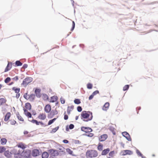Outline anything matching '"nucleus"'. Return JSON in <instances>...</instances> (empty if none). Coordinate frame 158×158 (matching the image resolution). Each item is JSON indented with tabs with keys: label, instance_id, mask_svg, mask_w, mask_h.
<instances>
[{
	"label": "nucleus",
	"instance_id": "cd10ccee",
	"mask_svg": "<svg viewBox=\"0 0 158 158\" xmlns=\"http://www.w3.org/2000/svg\"><path fill=\"white\" fill-rule=\"evenodd\" d=\"M6 139L4 138H2L1 139V144L2 145L6 144Z\"/></svg>",
	"mask_w": 158,
	"mask_h": 158
},
{
	"label": "nucleus",
	"instance_id": "c756f323",
	"mask_svg": "<svg viewBox=\"0 0 158 158\" xmlns=\"http://www.w3.org/2000/svg\"><path fill=\"white\" fill-rule=\"evenodd\" d=\"M103 145L100 143H99L98 147V149L99 151H102L103 149Z\"/></svg>",
	"mask_w": 158,
	"mask_h": 158
},
{
	"label": "nucleus",
	"instance_id": "473e14b6",
	"mask_svg": "<svg viewBox=\"0 0 158 158\" xmlns=\"http://www.w3.org/2000/svg\"><path fill=\"white\" fill-rule=\"evenodd\" d=\"M5 156L7 157H9L10 156V153L9 151H5L4 152Z\"/></svg>",
	"mask_w": 158,
	"mask_h": 158
},
{
	"label": "nucleus",
	"instance_id": "4be33fe9",
	"mask_svg": "<svg viewBox=\"0 0 158 158\" xmlns=\"http://www.w3.org/2000/svg\"><path fill=\"white\" fill-rule=\"evenodd\" d=\"M49 156L48 153L47 152H44L42 155V158H48Z\"/></svg>",
	"mask_w": 158,
	"mask_h": 158
},
{
	"label": "nucleus",
	"instance_id": "423d86ee",
	"mask_svg": "<svg viewBox=\"0 0 158 158\" xmlns=\"http://www.w3.org/2000/svg\"><path fill=\"white\" fill-rule=\"evenodd\" d=\"M81 131L86 133L90 132L92 131V129L89 127H81Z\"/></svg>",
	"mask_w": 158,
	"mask_h": 158
},
{
	"label": "nucleus",
	"instance_id": "79ce46f5",
	"mask_svg": "<svg viewBox=\"0 0 158 158\" xmlns=\"http://www.w3.org/2000/svg\"><path fill=\"white\" fill-rule=\"evenodd\" d=\"M87 88L88 89H90L92 88V85L90 83H88L87 84Z\"/></svg>",
	"mask_w": 158,
	"mask_h": 158
},
{
	"label": "nucleus",
	"instance_id": "8fccbe9b",
	"mask_svg": "<svg viewBox=\"0 0 158 158\" xmlns=\"http://www.w3.org/2000/svg\"><path fill=\"white\" fill-rule=\"evenodd\" d=\"M24 98L28 100L29 99L28 97L27 96V93L24 94L23 95Z\"/></svg>",
	"mask_w": 158,
	"mask_h": 158
},
{
	"label": "nucleus",
	"instance_id": "c03bdc74",
	"mask_svg": "<svg viewBox=\"0 0 158 158\" xmlns=\"http://www.w3.org/2000/svg\"><path fill=\"white\" fill-rule=\"evenodd\" d=\"M109 129L110 131L112 132L114 134H115L114 128V127H110Z\"/></svg>",
	"mask_w": 158,
	"mask_h": 158
},
{
	"label": "nucleus",
	"instance_id": "6ab92c4d",
	"mask_svg": "<svg viewBox=\"0 0 158 158\" xmlns=\"http://www.w3.org/2000/svg\"><path fill=\"white\" fill-rule=\"evenodd\" d=\"M25 107L27 109L30 110L31 109V106L30 103L27 102L25 104Z\"/></svg>",
	"mask_w": 158,
	"mask_h": 158
},
{
	"label": "nucleus",
	"instance_id": "aec40b11",
	"mask_svg": "<svg viewBox=\"0 0 158 158\" xmlns=\"http://www.w3.org/2000/svg\"><path fill=\"white\" fill-rule=\"evenodd\" d=\"M10 116V112H8L6 113L5 116L4 120L5 121H7L9 119Z\"/></svg>",
	"mask_w": 158,
	"mask_h": 158
},
{
	"label": "nucleus",
	"instance_id": "603ef678",
	"mask_svg": "<svg viewBox=\"0 0 158 158\" xmlns=\"http://www.w3.org/2000/svg\"><path fill=\"white\" fill-rule=\"evenodd\" d=\"M85 135L89 137H92L94 135V134L92 133H89L88 134H85Z\"/></svg>",
	"mask_w": 158,
	"mask_h": 158
},
{
	"label": "nucleus",
	"instance_id": "5701e85b",
	"mask_svg": "<svg viewBox=\"0 0 158 158\" xmlns=\"http://www.w3.org/2000/svg\"><path fill=\"white\" fill-rule=\"evenodd\" d=\"M35 95L34 94H31L28 97L29 99L31 101H33L35 98Z\"/></svg>",
	"mask_w": 158,
	"mask_h": 158
},
{
	"label": "nucleus",
	"instance_id": "c9c22d12",
	"mask_svg": "<svg viewBox=\"0 0 158 158\" xmlns=\"http://www.w3.org/2000/svg\"><path fill=\"white\" fill-rule=\"evenodd\" d=\"M6 149L4 147L0 146V153H2L4 152Z\"/></svg>",
	"mask_w": 158,
	"mask_h": 158
},
{
	"label": "nucleus",
	"instance_id": "338daca9",
	"mask_svg": "<svg viewBox=\"0 0 158 158\" xmlns=\"http://www.w3.org/2000/svg\"><path fill=\"white\" fill-rule=\"evenodd\" d=\"M71 0V1L72 3V5L73 6H74V1L73 0Z\"/></svg>",
	"mask_w": 158,
	"mask_h": 158
},
{
	"label": "nucleus",
	"instance_id": "bf43d9fd",
	"mask_svg": "<svg viewBox=\"0 0 158 158\" xmlns=\"http://www.w3.org/2000/svg\"><path fill=\"white\" fill-rule=\"evenodd\" d=\"M12 79L14 80L17 81L18 80V76H16Z\"/></svg>",
	"mask_w": 158,
	"mask_h": 158
},
{
	"label": "nucleus",
	"instance_id": "dca6fc26",
	"mask_svg": "<svg viewBox=\"0 0 158 158\" xmlns=\"http://www.w3.org/2000/svg\"><path fill=\"white\" fill-rule=\"evenodd\" d=\"M109 106V103L108 102H106L103 106L102 110L106 111L108 109Z\"/></svg>",
	"mask_w": 158,
	"mask_h": 158
},
{
	"label": "nucleus",
	"instance_id": "7c9ffc66",
	"mask_svg": "<svg viewBox=\"0 0 158 158\" xmlns=\"http://www.w3.org/2000/svg\"><path fill=\"white\" fill-rule=\"evenodd\" d=\"M56 119V118H54L50 120L48 122V125H49L52 124Z\"/></svg>",
	"mask_w": 158,
	"mask_h": 158
},
{
	"label": "nucleus",
	"instance_id": "39448f33",
	"mask_svg": "<svg viewBox=\"0 0 158 158\" xmlns=\"http://www.w3.org/2000/svg\"><path fill=\"white\" fill-rule=\"evenodd\" d=\"M122 135L124 137L127 139L129 141H131V139L130 135L126 131L123 132L122 133Z\"/></svg>",
	"mask_w": 158,
	"mask_h": 158
},
{
	"label": "nucleus",
	"instance_id": "412c9836",
	"mask_svg": "<svg viewBox=\"0 0 158 158\" xmlns=\"http://www.w3.org/2000/svg\"><path fill=\"white\" fill-rule=\"evenodd\" d=\"M18 147L19 148H22V149H23V150H24L26 148L25 145L22 143H19L18 145Z\"/></svg>",
	"mask_w": 158,
	"mask_h": 158
},
{
	"label": "nucleus",
	"instance_id": "49530a36",
	"mask_svg": "<svg viewBox=\"0 0 158 158\" xmlns=\"http://www.w3.org/2000/svg\"><path fill=\"white\" fill-rule=\"evenodd\" d=\"M77 111L79 112H81L82 110V108L81 106H78L77 108Z\"/></svg>",
	"mask_w": 158,
	"mask_h": 158
},
{
	"label": "nucleus",
	"instance_id": "4d7b16f0",
	"mask_svg": "<svg viewBox=\"0 0 158 158\" xmlns=\"http://www.w3.org/2000/svg\"><path fill=\"white\" fill-rule=\"evenodd\" d=\"M74 142L76 144H80L81 143V142L80 141L77 140H75Z\"/></svg>",
	"mask_w": 158,
	"mask_h": 158
},
{
	"label": "nucleus",
	"instance_id": "7ed1b4c3",
	"mask_svg": "<svg viewBox=\"0 0 158 158\" xmlns=\"http://www.w3.org/2000/svg\"><path fill=\"white\" fill-rule=\"evenodd\" d=\"M31 151L29 150H24L22 152H21L19 151L18 154H20V155L23 156V158H27L29 157L31 155Z\"/></svg>",
	"mask_w": 158,
	"mask_h": 158
},
{
	"label": "nucleus",
	"instance_id": "f704fd0d",
	"mask_svg": "<svg viewBox=\"0 0 158 158\" xmlns=\"http://www.w3.org/2000/svg\"><path fill=\"white\" fill-rule=\"evenodd\" d=\"M29 121L33 123H35L37 125H39V122H38L36 120L33 119L31 121H30L29 120Z\"/></svg>",
	"mask_w": 158,
	"mask_h": 158
},
{
	"label": "nucleus",
	"instance_id": "5fc2aeb1",
	"mask_svg": "<svg viewBox=\"0 0 158 158\" xmlns=\"http://www.w3.org/2000/svg\"><path fill=\"white\" fill-rule=\"evenodd\" d=\"M74 106L73 105H71L70 106H68V109H70V110H71V111L73 110Z\"/></svg>",
	"mask_w": 158,
	"mask_h": 158
},
{
	"label": "nucleus",
	"instance_id": "3c124183",
	"mask_svg": "<svg viewBox=\"0 0 158 158\" xmlns=\"http://www.w3.org/2000/svg\"><path fill=\"white\" fill-rule=\"evenodd\" d=\"M60 102L62 104H64L65 102V99L61 97L60 98Z\"/></svg>",
	"mask_w": 158,
	"mask_h": 158
},
{
	"label": "nucleus",
	"instance_id": "37998d69",
	"mask_svg": "<svg viewBox=\"0 0 158 158\" xmlns=\"http://www.w3.org/2000/svg\"><path fill=\"white\" fill-rule=\"evenodd\" d=\"M75 27V23L74 21H72V27L71 29V31H72L73 30Z\"/></svg>",
	"mask_w": 158,
	"mask_h": 158
},
{
	"label": "nucleus",
	"instance_id": "1a4fd4ad",
	"mask_svg": "<svg viewBox=\"0 0 158 158\" xmlns=\"http://www.w3.org/2000/svg\"><path fill=\"white\" fill-rule=\"evenodd\" d=\"M108 135H107L103 134L99 137V140L100 142H103L105 141Z\"/></svg>",
	"mask_w": 158,
	"mask_h": 158
},
{
	"label": "nucleus",
	"instance_id": "09e8293b",
	"mask_svg": "<svg viewBox=\"0 0 158 158\" xmlns=\"http://www.w3.org/2000/svg\"><path fill=\"white\" fill-rule=\"evenodd\" d=\"M65 113H66V112H65L64 113V119L65 120H67L68 118V116L67 115L65 114Z\"/></svg>",
	"mask_w": 158,
	"mask_h": 158
},
{
	"label": "nucleus",
	"instance_id": "e2e57ef3",
	"mask_svg": "<svg viewBox=\"0 0 158 158\" xmlns=\"http://www.w3.org/2000/svg\"><path fill=\"white\" fill-rule=\"evenodd\" d=\"M63 142L64 143H69V141L66 140V139H64L63 141Z\"/></svg>",
	"mask_w": 158,
	"mask_h": 158
},
{
	"label": "nucleus",
	"instance_id": "0eeeda50",
	"mask_svg": "<svg viewBox=\"0 0 158 158\" xmlns=\"http://www.w3.org/2000/svg\"><path fill=\"white\" fill-rule=\"evenodd\" d=\"M49 151L51 153L52 156H57L59 154V153L58 152V150H57L50 149Z\"/></svg>",
	"mask_w": 158,
	"mask_h": 158
},
{
	"label": "nucleus",
	"instance_id": "a211bd4d",
	"mask_svg": "<svg viewBox=\"0 0 158 158\" xmlns=\"http://www.w3.org/2000/svg\"><path fill=\"white\" fill-rule=\"evenodd\" d=\"M109 148H107L103 150L102 153V155H105L107 154L110 151Z\"/></svg>",
	"mask_w": 158,
	"mask_h": 158
},
{
	"label": "nucleus",
	"instance_id": "a18cd8bd",
	"mask_svg": "<svg viewBox=\"0 0 158 158\" xmlns=\"http://www.w3.org/2000/svg\"><path fill=\"white\" fill-rule=\"evenodd\" d=\"M25 115L27 116L28 118H31V117L32 115L29 112H28Z\"/></svg>",
	"mask_w": 158,
	"mask_h": 158
},
{
	"label": "nucleus",
	"instance_id": "9d476101",
	"mask_svg": "<svg viewBox=\"0 0 158 158\" xmlns=\"http://www.w3.org/2000/svg\"><path fill=\"white\" fill-rule=\"evenodd\" d=\"M40 155L39 150L37 149H35L32 151V155L33 156L36 157Z\"/></svg>",
	"mask_w": 158,
	"mask_h": 158
},
{
	"label": "nucleus",
	"instance_id": "393cba45",
	"mask_svg": "<svg viewBox=\"0 0 158 158\" xmlns=\"http://www.w3.org/2000/svg\"><path fill=\"white\" fill-rule=\"evenodd\" d=\"M6 101V100L4 98H0V106L5 103Z\"/></svg>",
	"mask_w": 158,
	"mask_h": 158
},
{
	"label": "nucleus",
	"instance_id": "13d9d810",
	"mask_svg": "<svg viewBox=\"0 0 158 158\" xmlns=\"http://www.w3.org/2000/svg\"><path fill=\"white\" fill-rule=\"evenodd\" d=\"M27 66L28 65L27 64H24L23 66V68L24 69H26L27 68Z\"/></svg>",
	"mask_w": 158,
	"mask_h": 158
},
{
	"label": "nucleus",
	"instance_id": "b1692460",
	"mask_svg": "<svg viewBox=\"0 0 158 158\" xmlns=\"http://www.w3.org/2000/svg\"><path fill=\"white\" fill-rule=\"evenodd\" d=\"M51 102H56L58 99V97L56 96H53L51 97Z\"/></svg>",
	"mask_w": 158,
	"mask_h": 158
},
{
	"label": "nucleus",
	"instance_id": "a878e982",
	"mask_svg": "<svg viewBox=\"0 0 158 158\" xmlns=\"http://www.w3.org/2000/svg\"><path fill=\"white\" fill-rule=\"evenodd\" d=\"M12 89L14 90L16 93H19L20 89L19 88H16L15 87H13L12 88Z\"/></svg>",
	"mask_w": 158,
	"mask_h": 158
},
{
	"label": "nucleus",
	"instance_id": "f8f14e48",
	"mask_svg": "<svg viewBox=\"0 0 158 158\" xmlns=\"http://www.w3.org/2000/svg\"><path fill=\"white\" fill-rule=\"evenodd\" d=\"M51 106L49 104L47 105L44 108V110L47 113H49L51 110Z\"/></svg>",
	"mask_w": 158,
	"mask_h": 158
},
{
	"label": "nucleus",
	"instance_id": "bb28decb",
	"mask_svg": "<svg viewBox=\"0 0 158 158\" xmlns=\"http://www.w3.org/2000/svg\"><path fill=\"white\" fill-rule=\"evenodd\" d=\"M17 116L18 119L21 121H24L23 119V118L20 115L19 112H18L16 114Z\"/></svg>",
	"mask_w": 158,
	"mask_h": 158
},
{
	"label": "nucleus",
	"instance_id": "c85d7f7f",
	"mask_svg": "<svg viewBox=\"0 0 158 158\" xmlns=\"http://www.w3.org/2000/svg\"><path fill=\"white\" fill-rule=\"evenodd\" d=\"M58 149L59 150H58V152H62L63 154H64V152L65 150L64 148L62 147H61L59 148Z\"/></svg>",
	"mask_w": 158,
	"mask_h": 158
},
{
	"label": "nucleus",
	"instance_id": "864d4df0",
	"mask_svg": "<svg viewBox=\"0 0 158 158\" xmlns=\"http://www.w3.org/2000/svg\"><path fill=\"white\" fill-rule=\"evenodd\" d=\"M114 151H111L109 154V155L110 156L112 157L114 154Z\"/></svg>",
	"mask_w": 158,
	"mask_h": 158
},
{
	"label": "nucleus",
	"instance_id": "4468645a",
	"mask_svg": "<svg viewBox=\"0 0 158 158\" xmlns=\"http://www.w3.org/2000/svg\"><path fill=\"white\" fill-rule=\"evenodd\" d=\"M74 127V125L73 124H71L69 125V126L68 125H67L66 127V131H69V129H73Z\"/></svg>",
	"mask_w": 158,
	"mask_h": 158
},
{
	"label": "nucleus",
	"instance_id": "6e6d98bb",
	"mask_svg": "<svg viewBox=\"0 0 158 158\" xmlns=\"http://www.w3.org/2000/svg\"><path fill=\"white\" fill-rule=\"evenodd\" d=\"M16 123V121L14 120L13 121H11L10 122V124L11 125H15Z\"/></svg>",
	"mask_w": 158,
	"mask_h": 158
},
{
	"label": "nucleus",
	"instance_id": "2eb2a0df",
	"mask_svg": "<svg viewBox=\"0 0 158 158\" xmlns=\"http://www.w3.org/2000/svg\"><path fill=\"white\" fill-rule=\"evenodd\" d=\"M38 117L40 119L44 120L45 119L46 115L44 114L41 113L39 114Z\"/></svg>",
	"mask_w": 158,
	"mask_h": 158
},
{
	"label": "nucleus",
	"instance_id": "ea45409f",
	"mask_svg": "<svg viewBox=\"0 0 158 158\" xmlns=\"http://www.w3.org/2000/svg\"><path fill=\"white\" fill-rule=\"evenodd\" d=\"M66 152L69 153V154L72 155L73 153V152L70 149L67 148L66 149Z\"/></svg>",
	"mask_w": 158,
	"mask_h": 158
},
{
	"label": "nucleus",
	"instance_id": "a19ab883",
	"mask_svg": "<svg viewBox=\"0 0 158 158\" xmlns=\"http://www.w3.org/2000/svg\"><path fill=\"white\" fill-rule=\"evenodd\" d=\"M10 77H7L4 80V82H5V83H7L10 81Z\"/></svg>",
	"mask_w": 158,
	"mask_h": 158
},
{
	"label": "nucleus",
	"instance_id": "9b49d317",
	"mask_svg": "<svg viewBox=\"0 0 158 158\" xmlns=\"http://www.w3.org/2000/svg\"><path fill=\"white\" fill-rule=\"evenodd\" d=\"M40 89H36L35 91V94L37 98H40L41 96V94L40 93Z\"/></svg>",
	"mask_w": 158,
	"mask_h": 158
},
{
	"label": "nucleus",
	"instance_id": "72a5a7b5",
	"mask_svg": "<svg viewBox=\"0 0 158 158\" xmlns=\"http://www.w3.org/2000/svg\"><path fill=\"white\" fill-rule=\"evenodd\" d=\"M74 103L77 104H79L81 103V101L79 99H75L74 101Z\"/></svg>",
	"mask_w": 158,
	"mask_h": 158
},
{
	"label": "nucleus",
	"instance_id": "de8ad7c7",
	"mask_svg": "<svg viewBox=\"0 0 158 158\" xmlns=\"http://www.w3.org/2000/svg\"><path fill=\"white\" fill-rule=\"evenodd\" d=\"M99 93V91L97 90H96V91H94V92L92 94L94 96L95 95H96V94H98Z\"/></svg>",
	"mask_w": 158,
	"mask_h": 158
},
{
	"label": "nucleus",
	"instance_id": "4c0bfd02",
	"mask_svg": "<svg viewBox=\"0 0 158 158\" xmlns=\"http://www.w3.org/2000/svg\"><path fill=\"white\" fill-rule=\"evenodd\" d=\"M129 87V85H125L124 86V87H123V90L124 91L127 90L128 89Z\"/></svg>",
	"mask_w": 158,
	"mask_h": 158
},
{
	"label": "nucleus",
	"instance_id": "e433bc0d",
	"mask_svg": "<svg viewBox=\"0 0 158 158\" xmlns=\"http://www.w3.org/2000/svg\"><path fill=\"white\" fill-rule=\"evenodd\" d=\"M59 127L58 126L56 127L55 128H53L52 129V131L51 132V133H54L55 132L59 129Z\"/></svg>",
	"mask_w": 158,
	"mask_h": 158
},
{
	"label": "nucleus",
	"instance_id": "0e129e2a",
	"mask_svg": "<svg viewBox=\"0 0 158 158\" xmlns=\"http://www.w3.org/2000/svg\"><path fill=\"white\" fill-rule=\"evenodd\" d=\"M17 94H16V97L17 98H18L20 96V94L19 93Z\"/></svg>",
	"mask_w": 158,
	"mask_h": 158
},
{
	"label": "nucleus",
	"instance_id": "f3484780",
	"mask_svg": "<svg viewBox=\"0 0 158 158\" xmlns=\"http://www.w3.org/2000/svg\"><path fill=\"white\" fill-rule=\"evenodd\" d=\"M124 152H125V154H123V156H125L127 155H131L133 154L132 152L129 150H124Z\"/></svg>",
	"mask_w": 158,
	"mask_h": 158
},
{
	"label": "nucleus",
	"instance_id": "774afa93",
	"mask_svg": "<svg viewBox=\"0 0 158 158\" xmlns=\"http://www.w3.org/2000/svg\"><path fill=\"white\" fill-rule=\"evenodd\" d=\"M28 133V132L27 131H25L24 132V134L25 135L27 134Z\"/></svg>",
	"mask_w": 158,
	"mask_h": 158
},
{
	"label": "nucleus",
	"instance_id": "f03ea898",
	"mask_svg": "<svg viewBox=\"0 0 158 158\" xmlns=\"http://www.w3.org/2000/svg\"><path fill=\"white\" fill-rule=\"evenodd\" d=\"M86 156L87 158H92L96 157L98 156V153L95 150H88L86 152Z\"/></svg>",
	"mask_w": 158,
	"mask_h": 158
},
{
	"label": "nucleus",
	"instance_id": "052dcab7",
	"mask_svg": "<svg viewBox=\"0 0 158 158\" xmlns=\"http://www.w3.org/2000/svg\"><path fill=\"white\" fill-rule=\"evenodd\" d=\"M94 97V96L92 94L89 96V100H91Z\"/></svg>",
	"mask_w": 158,
	"mask_h": 158
},
{
	"label": "nucleus",
	"instance_id": "58836bf2",
	"mask_svg": "<svg viewBox=\"0 0 158 158\" xmlns=\"http://www.w3.org/2000/svg\"><path fill=\"white\" fill-rule=\"evenodd\" d=\"M136 152L138 156L141 157L143 156V154L140 152V151L137 149L136 150Z\"/></svg>",
	"mask_w": 158,
	"mask_h": 158
},
{
	"label": "nucleus",
	"instance_id": "f257e3e1",
	"mask_svg": "<svg viewBox=\"0 0 158 158\" xmlns=\"http://www.w3.org/2000/svg\"><path fill=\"white\" fill-rule=\"evenodd\" d=\"M81 119L85 122L91 120L93 117L92 112L89 111H83L81 113Z\"/></svg>",
	"mask_w": 158,
	"mask_h": 158
},
{
	"label": "nucleus",
	"instance_id": "69168bd1",
	"mask_svg": "<svg viewBox=\"0 0 158 158\" xmlns=\"http://www.w3.org/2000/svg\"><path fill=\"white\" fill-rule=\"evenodd\" d=\"M71 111V110H70V109L67 108V113L68 114H70Z\"/></svg>",
	"mask_w": 158,
	"mask_h": 158
},
{
	"label": "nucleus",
	"instance_id": "2f4dec72",
	"mask_svg": "<svg viewBox=\"0 0 158 158\" xmlns=\"http://www.w3.org/2000/svg\"><path fill=\"white\" fill-rule=\"evenodd\" d=\"M15 64L17 66H21L23 64L19 60H17L15 62Z\"/></svg>",
	"mask_w": 158,
	"mask_h": 158
},
{
	"label": "nucleus",
	"instance_id": "6e6552de",
	"mask_svg": "<svg viewBox=\"0 0 158 158\" xmlns=\"http://www.w3.org/2000/svg\"><path fill=\"white\" fill-rule=\"evenodd\" d=\"M58 113L57 111L56 110H52L50 112V114H48V117L49 118H52L53 116L57 114Z\"/></svg>",
	"mask_w": 158,
	"mask_h": 158
},
{
	"label": "nucleus",
	"instance_id": "20e7f679",
	"mask_svg": "<svg viewBox=\"0 0 158 158\" xmlns=\"http://www.w3.org/2000/svg\"><path fill=\"white\" fill-rule=\"evenodd\" d=\"M32 81V78L31 77H27L23 80L22 85L26 86L29 83Z\"/></svg>",
	"mask_w": 158,
	"mask_h": 158
},
{
	"label": "nucleus",
	"instance_id": "680f3d73",
	"mask_svg": "<svg viewBox=\"0 0 158 158\" xmlns=\"http://www.w3.org/2000/svg\"><path fill=\"white\" fill-rule=\"evenodd\" d=\"M23 110H24V114L25 115L26 113H27L28 111H27V110L25 109L24 108H23Z\"/></svg>",
	"mask_w": 158,
	"mask_h": 158
},
{
	"label": "nucleus",
	"instance_id": "ddd939ff",
	"mask_svg": "<svg viewBox=\"0 0 158 158\" xmlns=\"http://www.w3.org/2000/svg\"><path fill=\"white\" fill-rule=\"evenodd\" d=\"M12 67V63L8 62V64L5 70V72L8 71Z\"/></svg>",
	"mask_w": 158,
	"mask_h": 158
}]
</instances>
